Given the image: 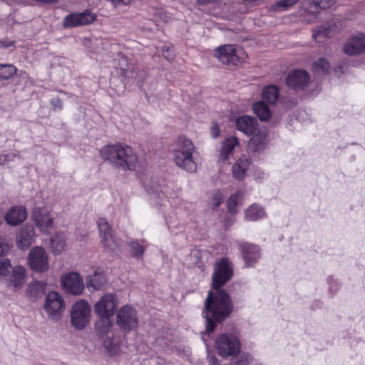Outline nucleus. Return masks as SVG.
<instances>
[{"mask_svg": "<svg viewBox=\"0 0 365 365\" xmlns=\"http://www.w3.org/2000/svg\"><path fill=\"white\" fill-rule=\"evenodd\" d=\"M95 20L96 16L89 11L74 13L65 16L63 25L66 28L81 26L90 24Z\"/></svg>", "mask_w": 365, "mask_h": 365, "instance_id": "obj_13", "label": "nucleus"}, {"mask_svg": "<svg viewBox=\"0 0 365 365\" xmlns=\"http://www.w3.org/2000/svg\"><path fill=\"white\" fill-rule=\"evenodd\" d=\"M44 308L50 319L58 320L65 309L63 298L56 292H49L46 297Z\"/></svg>", "mask_w": 365, "mask_h": 365, "instance_id": "obj_7", "label": "nucleus"}, {"mask_svg": "<svg viewBox=\"0 0 365 365\" xmlns=\"http://www.w3.org/2000/svg\"><path fill=\"white\" fill-rule=\"evenodd\" d=\"M98 319L95 323V329L97 333L102 336L103 339L116 332L114 331L113 323L111 320L112 317L97 316Z\"/></svg>", "mask_w": 365, "mask_h": 365, "instance_id": "obj_21", "label": "nucleus"}, {"mask_svg": "<svg viewBox=\"0 0 365 365\" xmlns=\"http://www.w3.org/2000/svg\"><path fill=\"white\" fill-rule=\"evenodd\" d=\"M0 46L2 48H9V47H11V46H15V41H11V40H9V39L0 40Z\"/></svg>", "mask_w": 365, "mask_h": 365, "instance_id": "obj_49", "label": "nucleus"}, {"mask_svg": "<svg viewBox=\"0 0 365 365\" xmlns=\"http://www.w3.org/2000/svg\"><path fill=\"white\" fill-rule=\"evenodd\" d=\"M329 68V63L324 58H319L313 65L315 72H326Z\"/></svg>", "mask_w": 365, "mask_h": 365, "instance_id": "obj_42", "label": "nucleus"}, {"mask_svg": "<svg viewBox=\"0 0 365 365\" xmlns=\"http://www.w3.org/2000/svg\"><path fill=\"white\" fill-rule=\"evenodd\" d=\"M233 269L231 262L226 258H222L215 264L212 274V286L216 290L224 285L232 277Z\"/></svg>", "mask_w": 365, "mask_h": 365, "instance_id": "obj_5", "label": "nucleus"}, {"mask_svg": "<svg viewBox=\"0 0 365 365\" xmlns=\"http://www.w3.org/2000/svg\"><path fill=\"white\" fill-rule=\"evenodd\" d=\"M246 362L243 361H239L236 362L237 365H247L249 364L250 356H246Z\"/></svg>", "mask_w": 365, "mask_h": 365, "instance_id": "obj_54", "label": "nucleus"}, {"mask_svg": "<svg viewBox=\"0 0 365 365\" xmlns=\"http://www.w3.org/2000/svg\"><path fill=\"white\" fill-rule=\"evenodd\" d=\"M232 311V301L226 292L222 290H217L215 294L209 292L202 313L206 319V330L202 336L205 342V335L212 332L215 329L216 322L225 320Z\"/></svg>", "mask_w": 365, "mask_h": 365, "instance_id": "obj_1", "label": "nucleus"}, {"mask_svg": "<svg viewBox=\"0 0 365 365\" xmlns=\"http://www.w3.org/2000/svg\"><path fill=\"white\" fill-rule=\"evenodd\" d=\"M91 308L88 302L83 299H78L71 309V322L76 329H83L90 322Z\"/></svg>", "mask_w": 365, "mask_h": 365, "instance_id": "obj_2", "label": "nucleus"}, {"mask_svg": "<svg viewBox=\"0 0 365 365\" xmlns=\"http://www.w3.org/2000/svg\"><path fill=\"white\" fill-rule=\"evenodd\" d=\"M304 15H305L304 21H306L308 23L312 22L317 16L315 11L310 12V13L305 11Z\"/></svg>", "mask_w": 365, "mask_h": 365, "instance_id": "obj_47", "label": "nucleus"}, {"mask_svg": "<svg viewBox=\"0 0 365 365\" xmlns=\"http://www.w3.org/2000/svg\"><path fill=\"white\" fill-rule=\"evenodd\" d=\"M158 14L159 18L165 22H168L171 19L170 15L163 11H160Z\"/></svg>", "mask_w": 365, "mask_h": 365, "instance_id": "obj_52", "label": "nucleus"}, {"mask_svg": "<svg viewBox=\"0 0 365 365\" xmlns=\"http://www.w3.org/2000/svg\"><path fill=\"white\" fill-rule=\"evenodd\" d=\"M16 73L15 66L11 64H0V80H6Z\"/></svg>", "mask_w": 365, "mask_h": 365, "instance_id": "obj_38", "label": "nucleus"}, {"mask_svg": "<svg viewBox=\"0 0 365 365\" xmlns=\"http://www.w3.org/2000/svg\"><path fill=\"white\" fill-rule=\"evenodd\" d=\"M238 140L235 137H230L227 138L222 144V155H224V158H229V155L232 152L235 147L238 145Z\"/></svg>", "mask_w": 365, "mask_h": 365, "instance_id": "obj_33", "label": "nucleus"}, {"mask_svg": "<svg viewBox=\"0 0 365 365\" xmlns=\"http://www.w3.org/2000/svg\"><path fill=\"white\" fill-rule=\"evenodd\" d=\"M28 265L36 272H46L50 267L49 255L46 250L40 246L31 248L27 256Z\"/></svg>", "mask_w": 365, "mask_h": 365, "instance_id": "obj_3", "label": "nucleus"}, {"mask_svg": "<svg viewBox=\"0 0 365 365\" xmlns=\"http://www.w3.org/2000/svg\"><path fill=\"white\" fill-rule=\"evenodd\" d=\"M211 361H214L215 359L210 358Z\"/></svg>", "mask_w": 365, "mask_h": 365, "instance_id": "obj_55", "label": "nucleus"}, {"mask_svg": "<svg viewBox=\"0 0 365 365\" xmlns=\"http://www.w3.org/2000/svg\"><path fill=\"white\" fill-rule=\"evenodd\" d=\"M176 164L180 168L188 173H194L197 168L195 161H176Z\"/></svg>", "mask_w": 365, "mask_h": 365, "instance_id": "obj_43", "label": "nucleus"}, {"mask_svg": "<svg viewBox=\"0 0 365 365\" xmlns=\"http://www.w3.org/2000/svg\"><path fill=\"white\" fill-rule=\"evenodd\" d=\"M173 48L172 46L171 47L163 46L162 48L163 54L164 57L168 61L173 60L175 57V54H174Z\"/></svg>", "mask_w": 365, "mask_h": 365, "instance_id": "obj_46", "label": "nucleus"}, {"mask_svg": "<svg viewBox=\"0 0 365 365\" xmlns=\"http://www.w3.org/2000/svg\"><path fill=\"white\" fill-rule=\"evenodd\" d=\"M98 226L101 237L112 234L110 226L105 219H100L98 222Z\"/></svg>", "mask_w": 365, "mask_h": 365, "instance_id": "obj_44", "label": "nucleus"}, {"mask_svg": "<svg viewBox=\"0 0 365 365\" xmlns=\"http://www.w3.org/2000/svg\"><path fill=\"white\" fill-rule=\"evenodd\" d=\"M61 284L63 290L72 295H81L84 290L81 276L76 272H70L61 277Z\"/></svg>", "mask_w": 365, "mask_h": 365, "instance_id": "obj_9", "label": "nucleus"}, {"mask_svg": "<svg viewBox=\"0 0 365 365\" xmlns=\"http://www.w3.org/2000/svg\"><path fill=\"white\" fill-rule=\"evenodd\" d=\"M336 0H312L310 9H325L332 6Z\"/></svg>", "mask_w": 365, "mask_h": 365, "instance_id": "obj_40", "label": "nucleus"}, {"mask_svg": "<svg viewBox=\"0 0 365 365\" xmlns=\"http://www.w3.org/2000/svg\"><path fill=\"white\" fill-rule=\"evenodd\" d=\"M242 257L247 266L252 265L259 257V248L253 245L244 244L241 245Z\"/></svg>", "mask_w": 365, "mask_h": 365, "instance_id": "obj_25", "label": "nucleus"}, {"mask_svg": "<svg viewBox=\"0 0 365 365\" xmlns=\"http://www.w3.org/2000/svg\"><path fill=\"white\" fill-rule=\"evenodd\" d=\"M344 51L351 56L365 52V34H359L349 39L344 45Z\"/></svg>", "mask_w": 365, "mask_h": 365, "instance_id": "obj_17", "label": "nucleus"}, {"mask_svg": "<svg viewBox=\"0 0 365 365\" xmlns=\"http://www.w3.org/2000/svg\"><path fill=\"white\" fill-rule=\"evenodd\" d=\"M252 110L261 121L269 120L271 117V111L264 101L255 103L252 106Z\"/></svg>", "mask_w": 365, "mask_h": 365, "instance_id": "obj_27", "label": "nucleus"}, {"mask_svg": "<svg viewBox=\"0 0 365 365\" xmlns=\"http://www.w3.org/2000/svg\"><path fill=\"white\" fill-rule=\"evenodd\" d=\"M113 166L119 170H133L135 168L136 161H111Z\"/></svg>", "mask_w": 365, "mask_h": 365, "instance_id": "obj_41", "label": "nucleus"}, {"mask_svg": "<svg viewBox=\"0 0 365 365\" xmlns=\"http://www.w3.org/2000/svg\"><path fill=\"white\" fill-rule=\"evenodd\" d=\"M262 96L263 101L269 104H274L279 97L278 88L274 86H266L262 92Z\"/></svg>", "mask_w": 365, "mask_h": 365, "instance_id": "obj_30", "label": "nucleus"}, {"mask_svg": "<svg viewBox=\"0 0 365 365\" xmlns=\"http://www.w3.org/2000/svg\"><path fill=\"white\" fill-rule=\"evenodd\" d=\"M218 354L222 357L234 356L240 351V342L232 335L222 334L216 340Z\"/></svg>", "mask_w": 365, "mask_h": 365, "instance_id": "obj_10", "label": "nucleus"}, {"mask_svg": "<svg viewBox=\"0 0 365 365\" xmlns=\"http://www.w3.org/2000/svg\"><path fill=\"white\" fill-rule=\"evenodd\" d=\"M130 252L132 257L140 259L143 258L145 248L138 241H131L129 243Z\"/></svg>", "mask_w": 365, "mask_h": 365, "instance_id": "obj_37", "label": "nucleus"}, {"mask_svg": "<svg viewBox=\"0 0 365 365\" xmlns=\"http://www.w3.org/2000/svg\"><path fill=\"white\" fill-rule=\"evenodd\" d=\"M116 323L124 330L135 329L138 326V317L134 307L128 304L120 307L116 314Z\"/></svg>", "mask_w": 365, "mask_h": 365, "instance_id": "obj_6", "label": "nucleus"}, {"mask_svg": "<svg viewBox=\"0 0 365 365\" xmlns=\"http://www.w3.org/2000/svg\"><path fill=\"white\" fill-rule=\"evenodd\" d=\"M108 283L106 276L103 272H95L86 278V287L88 289L92 288L93 290H100L103 289Z\"/></svg>", "mask_w": 365, "mask_h": 365, "instance_id": "obj_23", "label": "nucleus"}, {"mask_svg": "<svg viewBox=\"0 0 365 365\" xmlns=\"http://www.w3.org/2000/svg\"><path fill=\"white\" fill-rule=\"evenodd\" d=\"M120 68L123 70V71H127L129 69V66L128 65V63H127V58L124 56H122L120 58Z\"/></svg>", "mask_w": 365, "mask_h": 365, "instance_id": "obj_50", "label": "nucleus"}, {"mask_svg": "<svg viewBox=\"0 0 365 365\" xmlns=\"http://www.w3.org/2000/svg\"><path fill=\"white\" fill-rule=\"evenodd\" d=\"M253 134L254 136L248 143V149L251 152H259L265 148L267 143V133L266 131L260 130Z\"/></svg>", "mask_w": 365, "mask_h": 365, "instance_id": "obj_22", "label": "nucleus"}, {"mask_svg": "<svg viewBox=\"0 0 365 365\" xmlns=\"http://www.w3.org/2000/svg\"><path fill=\"white\" fill-rule=\"evenodd\" d=\"M11 264L8 259H0V282L6 281L11 273Z\"/></svg>", "mask_w": 365, "mask_h": 365, "instance_id": "obj_35", "label": "nucleus"}, {"mask_svg": "<svg viewBox=\"0 0 365 365\" xmlns=\"http://www.w3.org/2000/svg\"><path fill=\"white\" fill-rule=\"evenodd\" d=\"M210 133H211V135L212 136V138H217L220 135V129H219L218 126L217 125H212L211 128Z\"/></svg>", "mask_w": 365, "mask_h": 365, "instance_id": "obj_51", "label": "nucleus"}, {"mask_svg": "<svg viewBox=\"0 0 365 365\" xmlns=\"http://www.w3.org/2000/svg\"><path fill=\"white\" fill-rule=\"evenodd\" d=\"M27 212L22 206H15L10 208L6 215L5 220L10 225H17L26 220Z\"/></svg>", "mask_w": 365, "mask_h": 365, "instance_id": "obj_19", "label": "nucleus"}, {"mask_svg": "<svg viewBox=\"0 0 365 365\" xmlns=\"http://www.w3.org/2000/svg\"><path fill=\"white\" fill-rule=\"evenodd\" d=\"M217 0H196L198 4L204 6L211 3H214Z\"/></svg>", "mask_w": 365, "mask_h": 365, "instance_id": "obj_53", "label": "nucleus"}, {"mask_svg": "<svg viewBox=\"0 0 365 365\" xmlns=\"http://www.w3.org/2000/svg\"><path fill=\"white\" fill-rule=\"evenodd\" d=\"M258 122L254 117L243 115L236 120V128L240 131L250 135L257 131Z\"/></svg>", "mask_w": 365, "mask_h": 365, "instance_id": "obj_18", "label": "nucleus"}, {"mask_svg": "<svg viewBox=\"0 0 365 365\" xmlns=\"http://www.w3.org/2000/svg\"><path fill=\"white\" fill-rule=\"evenodd\" d=\"M101 238V242L107 252H115L118 250L119 245L113 239L112 234L103 235Z\"/></svg>", "mask_w": 365, "mask_h": 365, "instance_id": "obj_32", "label": "nucleus"}, {"mask_svg": "<svg viewBox=\"0 0 365 365\" xmlns=\"http://www.w3.org/2000/svg\"><path fill=\"white\" fill-rule=\"evenodd\" d=\"M46 284L43 281H34L28 286L27 293L29 297L35 300L41 297L45 292Z\"/></svg>", "mask_w": 365, "mask_h": 365, "instance_id": "obj_26", "label": "nucleus"}, {"mask_svg": "<svg viewBox=\"0 0 365 365\" xmlns=\"http://www.w3.org/2000/svg\"><path fill=\"white\" fill-rule=\"evenodd\" d=\"M51 104L53 106L55 109H61L63 107L62 102L61 99L58 97L52 98L51 100Z\"/></svg>", "mask_w": 365, "mask_h": 365, "instance_id": "obj_48", "label": "nucleus"}, {"mask_svg": "<svg viewBox=\"0 0 365 365\" xmlns=\"http://www.w3.org/2000/svg\"><path fill=\"white\" fill-rule=\"evenodd\" d=\"M103 339L105 348L110 354H118L120 351L123 343V337L118 331Z\"/></svg>", "mask_w": 365, "mask_h": 365, "instance_id": "obj_20", "label": "nucleus"}, {"mask_svg": "<svg viewBox=\"0 0 365 365\" xmlns=\"http://www.w3.org/2000/svg\"><path fill=\"white\" fill-rule=\"evenodd\" d=\"M118 303L115 294H104L94 304V312L97 316L113 317Z\"/></svg>", "mask_w": 365, "mask_h": 365, "instance_id": "obj_8", "label": "nucleus"}, {"mask_svg": "<svg viewBox=\"0 0 365 365\" xmlns=\"http://www.w3.org/2000/svg\"><path fill=\"white\" fill-rule=\"evenodd\" d=\"M175 145V160H191L195 153V145L190 140L180 137L176 141Z\"/></svg>", "mask_w": 365, "mask_h": 365, "instance_id": "obj_14", "label": "nucleus"}, {"mask_svg": "<svg viewBox=\"0 0 365 365\" xmlns=\"http://www.w3.org/2000/svg\"><path fill=\"white\" fill-rule=\"evenodd\" d=\"M12 274L9 285L13 287L14 290L21 288L25 283L26 269L22 266H16L11 269Z\"/></svg>", "mask_w": 365, "mask_h": 365, "instance_id": "obj_24", "label": "nucleus"}, {"mask_svg": "<svg viewBox=\"0 0 365 365\" xmlns=\"http://www.w3.org/2000/svg\"><path fill=\"white\" fill-rule=\"evenodd\" d=\"M32 219L40 232L48 234L53 228L54 216L47 208L37 207L32 212Z\"/></svg>", "mask_w": 365, "mask_h": 365, "instance_id": "obj_11", "label": "nucleus"}, {"mask_svg": "<svg viewBox=\"0 0 365 365\" xmlns=\"http://www.w3.org/2000/svg\"><path fill=\"white\" fill-rule=\"evenodd\" d=\"M310 76L304 70H296L290 73L287 78V84L294 89H304L309 83Z\"/></svg>", "mask_w": 365, "mask_h": 365, "instance_id": "obj_15", "label": "nucleus"}, {"mask_svg": "<svg viewBox=\"0 0 365 365\" xmlns=\"http://www.w3.org/2000/svg\"><path fill=\"white\" fill-rule=\"evenodd\" d=\"M240 52L234 45H224L216 49L215 56L223 64L238 66L241 63Z\"/></svg>", "mask_w": 365, "mask_h": 365, "instance_id": "obj_12", "label": "nucleus"}, {"mask_svg": "<svg viewBox=\"0 0 365 365\" xmlns=\"http://www.w3.org/2000/svg\"><path fill=\"white\" fill-rule=\"evenodd\" d=\"M34 235L35 232L33 226L26 225L21 227L16 238L17 247L21 250L29 248L33 242Z\"/></svg>", "mask_w": 365, "mask_h": 365, "instance_id": "obj_16", "label": "nucleus"}, {"mask_svg": "<svg viewBox=\"0 0 365 365\" xmlns=\"http://www.w3.org/2000/svg\"><path fill=\"white\" fill-rule=\"evenodd\" d=\"M66 239L62 235H56L51 238V247L53 255L61 254L66 247Z\"/></svg>", "mask_w": 365, "mask_h": 365, "instance_id": "obj_28", "label": "nucleus"}, {"mask_svg": "<svg viewBox=\"0 0 365 365\" xmlns=\"http://www.w3.org/2000/svg\"><path fill=\"white\" fill-rule=\"evenodd\" d=\"M249 161H236L232 165V175L235 178L241 180L245 176L248 170Z\"/></svg>", "mask_w": 365, "mask_h": 365, "instance_id": "obj_31", "label": "nucleus"}, {"mask_svg": "<svg viewBox=\"0 0 365 365\" xmlns=\"http://www.w3.org/2000/svg\"><path fill=\"white\" fill-rule=\"evenodd\" d=\"M242 199V195L240 192H236L231 195L227 200V208L229 212L235 214L237 212V206Z\"/></svg>", "mask_w": 365, "mask_h": 365, "instance_id": "obj_39", "label": "nucleus"}, {"mask_svg": "<svg viewBox=\"0 0 365 365\" xmlns=\"http://www.w3.org/2000/svg\"><path fill=\"white\" fill-rule=\"evenodd\" d=\"M332 27L322 26L313 31V38L319 43L323 42L325 38L329 35Z\"/></svg>", "mask_w": 365, "mask_h": 365, "instance_id": "obj_34", "label": "nucleus"}, {"mask_svg": "<svg viewBox=\"0 0 365 365\" xmlns=\"http://www.w3.org/2000/svg\"><path fill=\"white\" fill-rule=\"evenodd\" d=\"M223 202V195L220 190H216L210 197L208 207L212 210H215Z\"/></svg>", "mask_w": 365, "mask_h": 365, "instance_id": "obj_36", "label": "nucleus"}, {"mask_svg": "<svg viewBox=\"0 0 365 365\" xmlns=\"http://www.w3.org/2000/svg\"><path fill=\"white\" fill-rule=\"evenodd\" d=\"M100 153L103 160H126L135 156L133 148L123 143L107 144L102 147Z\"/></svg>", "mask_w": 365, "mask_h": 365, "instance_id": "obj_4", "label": "nucleus"}, {"mask_svg": "<svg viewBox=\"0 0 365 365\" xmlns=\"http://www.w3.org/2000/svg\"><path fill=\"white\" fill-rule=\"evenodd\" d=\"M10 249V242L6 238L0 237V256L6 255Z\"/></svg>", "mask_w": 365, "mask_h": 365, "instance_id": "obj_45", "label": "nucleus"}, {"mask_svg": "<svg viewBox=\"0 0 365 365\" xmlns=\"http://www.w3.org/2000/svg\"><path fill=\"white\" fill-rule=\"evenodd\" d=\"M264 216L265 212L263 209L256 204L252 205L245 210V217L247 220L255 221L263 218Z\"/></svg>", "mask_w": 365, "mask_h": 365, "instance_id": "obj_29", "label": "nucleus"}]
</instances>
